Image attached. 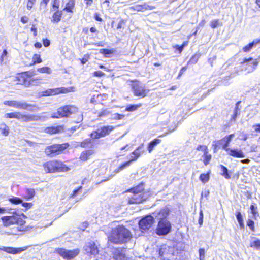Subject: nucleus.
I'll list each match as a JSON object with an SVG mask.
<instances>
[{
    "label": "nucleus",
    "instance_id": "1",
    "mask_svg": "<svg viewBox=\"0 0 260 260\" xmlns=\"http://www.w3.org/2000/svg\"><path fill=\"white\" fill-rule=\"evenodd\" d=\"M132 237L131 232L124 226L121 225L113 229L108 238L113 243L121 244L127 242Z\"/></svg>",
    "mask_w": 260,
    "mask_h": 260
},
{
    "label": "nucleus",
    "instance_id": "2",
    "mask_svg": "<svg viewBox=\"0 0 260 260\" xmlns=\"http://www.w3.org/2000/svg\"><path fill=\"white\" fill-rule=\"evenodd\" d=\"M143 188L142 186H138L135 188L128 190L127 192L133 193L132 196L129 197V204H139L145 200L146 198H144L143 193L141 192Z\"/></svg>",
    "mask_w": 260,
    "mask_h": 260
},
{
    "label": "nucleus",
    "instance_id": "3",
    "mask_svg": "<svg viewBox=\"0 0 260 260\" xmlns=\"http://www.w3.org/2000/svg\"><path fill=\"white\" fill-rule=\"evenodd\" d=\"M144 152V144H142L132 153L129 161L124 163L114 171L115 174L118 173L125 168L129 167L132 161L136 160Z\"/></svg>",
    "mask_w": 260,
    "mask_h": 260
},
{
    "label": "nucleus",
    "instance_id": "4",
    "mask_svg": "<svg viewBox=\"0 0 260 260\" xmlns=\"http://www.w3.org/2000/svg\"><path fill=\"white\" fill-rule=\"evenodd\" d=\"M77 110V108L74 106L67 105L58 108L56 112H54L51 114V117L52 118H60L69 117L72 114L76 112Z\"/></svg>",
    "mask_w": 260,
    "mask_h": 260
},
{
    "label": "nucleus",
    "instance_id": "5",
    "mask_svg": "<svg viewBox=\"0 0 260 260\" xmlns=\"http://www.w3.org/2000/svg\"><path fill=\"white\" fill-rule=\"evenodd\" d=\"M156 234L158 235H166L171 230V224L167 219L159 221L156 228Z\"/></svg>",
    "mask_w": 260,
    "mask_h": 260
},
{
    "label": "nucleus",
    "instance_id": "6",
    "mask_svg": "<svg viewBox=\"0 0 260 260\" xmlns=\"http://www.w3.org/2000/svg\"><path fill=\"white\" fill-rule=\"evenodd\" d=\"M114 126L112 125L104 126L90 134L92 139H98L108 135L114 129Z\"/></svg>",
    "mask_w": 260,
    "mask_h": 260
},
{
    "label": "nucleus",
    "instance_id": "7",
    "mask_svg": "<svg viewBox=\"0 0 260 260\" xmlns=\"http://www.w3.org/2000/svg\"><path fill=\"white\" fill-rule=\"evenodd\" d=\"M131 84L133 91L135 96L144 98L146 96L148 90L145 86L138 82H132Z\"/></svg>",
    "mask_w": 260,
    "mask_h": 260
},
{
    "label": "nucleus",
    "instance_id": "8",
    "mask_svg": "<svg viewBox=\"0 0 260 260\" xmlns=\"http://www.w3.org/2000/svg\"><path fill=\"white\" fill-rule=\"evenodd\" d=\"M68 143H64L62 144H55L48 146L45 150V153L49 155L52 154H57L65 150L69 147Z\"/></svg>",
    "mask_w": 260,
    "mask_h": 260
},
{
    "label": "nucleus",
    "instance_id": "9",
    "mask_svg": "<svg viewBox=\"0 0 260 260\" xmlns=\"http://www.w3.org/2000/svg\"><path fill=\"white\" fill-rule=\"evenodd\" d=\"M57 253L64 259H71L74 258L79 253L78 249L73 250H68L63 248H60L56 250Z\"/></svg>",
    "mask_w": 260,
    "mask_h": 260
},
{
    "label": "nucleus",
    "instance_id": "10",
    "mask_svg": "<svg viewBox=\"0 0 260 260\" xmlns=\"http://www.w3.org/2000/svg\"><path fill=\"white\" fill-rule=\"evenodd\" d=\"M74 87H70L69 88L60 87L54 89H49L43 92V95L45 96L54 95L59 93H66L68 92L74 91Z\"/></svg>",
    "mask_w": 260,
    "mask_h": 260
},
{
    "label": "nucleus",
    "instance_id": "11",
    "mask_svg": "<svg viewBox=\"0 0 260 260\" xmlns=\"http://www.w3.org/2000/svg\"><path fill=\"white\" fill-rule=\"evenodd\" d=\"M174 248L166 245H163L159 249V255L163 259L168 260L173 255Z\"/></svg>",
    "mask_w": 260,
    "mask_h": 260
},
{
    "label": "nucleus",
    "instance_id": "12",
    "mask_svg": "<svg viewBox=\"0 0 260 260\" xmlns=\"http://www.w3.org/2000/svg\"><path fill=\"white\" fill-rule=\"evenodd\" d=\"M154 223L153 217L151 215H147L143 218L139 223V227L142 231L149 229Z\"/></svg>",
    "mask_w": 260,
    "mask_h": 260
},
{
    "label": "nucleus",
    "instance_id": "13",
    "mask_svg": "<svg viewBox=\"0 0 260 260\" xmlns=\"http://www.w3.org/2000/svg\"><path fill=\"white\" fill-rule=\"evenodd\" d=\"M16 119L21 120L23 122H28L30 121H38L40 119V116L37 115H24L20 112H17Z\"/></svg>",
    "mask_w": 260,
    "mask_h": 260
},
{
    "label": "nucleus",
    "instance_id": "14",
    "mask_svg": "<svg viewBox=\"0 0 260 260\" xmlns=\"http://www.w3.org/2000/svg\"><path fill=\"white\" fill-rule=\"evenodd\" d=\"M84 249L89 255L95 256L99 253L98 247L93 241L87 242L84 246Z\"/></svg>",
    "mask_w": 260,
    "mask_h": 260
},
{
    "label": "nucleus",
    "instance_id": "15",
    "mask_svg": "<svg viewBox=\"0 0 260 260\" xmlns=\"http://www.w3.org/2000/svg\"><path fill=\"white\" fill-rule=\"evenodd\" d=\"M170 213V210L168 208L165 207L159 211H156L152 213L153 218H155L159 220L162 219H166V218L169 215Z\"/></svg>",
    "mask_w": 260,
    "mask_h": 260
},
{
    "label": "nucleus",
    "instance_id": "16",
    "mask_svg": "<svg viewBox=\"0 0 260 260\" xmlns=\"http://www.w3.org/2000/svg\"><path fill=\"white\" fill-rule=\"evenodd\" d=\"M28 248V246H25L20 248H14L12 247H3L2 248H0V250L4 251L9 254H16L26 250Z\"/></svg>",
    "mask_w": 260,
    "mask_h": 260
},
{
    "label": "nucleus",
    "instance_id": "17",
    "mask_svg": "<svg viewBox=\"0 0 260 260\" xmlns=\"http://www.w3.org/2000/svg\"><path fill=\"white\" fill-rule=\"evenodd\" d=\"M57 160H51L44 163L43 167L45 171L47 173L57 172Z\"/></svg>",
    "mask_w": 260,
    "mask_h": 260
},
{
    "label": "nucleus",
    "instance_id": "18",
    "mask_svg": "<svg viewBox=\"0 0 260 260\" xmlns=\"http://www.w3.org/2000/svg\"><path fill=\"white\" fill-rule=\"evenodd\" d=\"M235 135L234 134L226 136L224 138L218 141L219 144L222 145V148L225 151L229 148V144L232 141V139L234 137Z\"/></svg>",
    "mask_w": 260,
    "mask_h": 260
},
{
    "label": "nucleus",
    "instance_id": "19",
    "mask_svg": "<svg viewBox=\"0 0 260 260\" xmlns=\"http://www.w3.org/2000/svg\"><path fill=\"white\" fill-rule=\"evenodd\" d=\"M125 249H116L113 252V258L115 260H126L127 258L125 256Z\"/></svg>",
    "mask_w": 260,
    "mask_h": 260
},
{
    "label": "nucleus",
    "instance_id": "20",
    "mask_svg": "<svg viewBox=\"0 0 260 260\" xmlns=\"http://www.w3.org/2000/svg\"><path fill=\"white\" fill-rule=\"evenodd\" d=\"M228 155L236 158H244L245 155L243 151L240 149L230 148L226 151Z\"/></svg>",
    "mask_w": 260,
    "mask_h": 260
},
{
    "label": "nucleus",
    "instance_id": "21",
    "mask_svg": "<svg viewBox=\"0 0 260 260\" xmlns=\"http://www.w3.org/2000/svg\"><path fill=\"white\" fill-rule=\"evenodd\" d=\"M5 226H9L17 223V219L14 216H4L1 218Z\"/></svg>",
    "mask_w": 260,
    "mask_h": 260
},
{
    "label": "nucleus",
    "instance_id": "22",
    "mask_svg": "<svg viewBox=\"0 0 260 260\" xmlns=\"http://www.w3.org/2000/svg\"><path fill=\"white\" fill-rule=\"evenodd\" d=\"M130 9L136 10L137 11H144L147 10H153L154 7L149 6L146 3H144L143 4L139 5L136 4L130 7Z\"/></svg>",
    "mask_w": 260,
    "mask_h": 260
},
{
    "label": "nucleus",
    "instance_id": "23",
    "mask_svg": "<svg viewBox=\"0 0 260 260\" xmlns=\"http://www.w3.org/2000/svg\"><path fill=\"white\" fill-rule=\"evenodd\" d=\"M64 126L63 125H58L56 126L48 127L45 128V132L49 134H55L63 132Z\"/></svg>",
    "mask_w": 260,
    "mask_h": 260
},
{
    "label": "nucleus",
    "instance_id": "24",
    "mask_svg": "<svg viewBox=\"0 0 260 260\" xmlns=\"http://www.w3.org/2000/svg\"><path fill=\"white\" fill-rule=\"evenodd\" d=\"M94 153V151L93 150L84 151L81 153L80 158L83 161H86Z\"/></svg>",
    "mask_w": 260,
    "mask_h": 260
},
{
    "label": "nucleus",
    "instance_id": "25",
    "mask_svg": "<svg viewBox=\"0 0 260 260\" xmlns=\"http://www.w3.org/2000/svg\"><path fill=\"white\" fill-rule=\"evenodd\" d=\"M251 62V64L253 65L252 71L255 70L258 64L257 59H253L252 58H245L243 61L242 62L243 64L248 65V64Z\"/></svg>",
    "mask_w": 260,
    "mask_h": 260
},
{
    "label": "nucleus",
    "instance_id": "26",
    "mask_svg": "<svg viewBox=\"0 0 260 260\" xmlns=\"http://www.w3.org/2000/svg\"><path fill=\"white\" fill-rule=\"evenodd\" d=\"M250 246L253 248L260 250V240L256 237H251Z\"/></svg>",
    "mask_w": 260,
    "mask_h": 260
},
{
    "label": "nucleus",
    "instance_id": "27",
    "mask_svg": "<svg viewBox=\"0 0 260 260\" xmlns=\"http://www.w3.org/2000/svg\"><path fill=\"white\" fill-rule=\"evenodd\" d=\"M23 102H18L16 101H5L4 104L11 107H13L17 108L22 109Z\"/></svg>",
    "mask_w": 260,
    "mask_h": 260
},
{
    "label": "nucleus",
    "instance_id": "28",
    "mask_svg": "<svg viewBox=\"0 0 260 260\" xmlns=\"http://www.w3.org/2000/svg\"><path fill=\"white\" fill-rule=\"evenodd\" d=\"M22 109L27 110L30 111H37L39 110V108L36 105L23 102Z\"/></svg>",
    "mask_w": 260,
    "mask_h": 260
},
{
    "label": "nucleus",
    "instance_id": "29",
    "mask_svg": "<svg viewBox=\"0 0 260 260\" xmlns=\"http://www.w3.org/2000/svg\"><path fill=\"white\" fill-rule=\"evenodd\" d=\"M258 44H260V39L254 40L252 43H249L248 45L243 47V50L245 52H249L253 46H256Z\"/></svg>",
    "mask_w": 260,
    "mask_h": 260
},
{
    "label": "nucleus",
    "instance_id": "30",
    "mask_svg": "<svg viewBox=\"0 0 260 260\" xmlns=\"http://www.w3.org/2000/svg\"><path fill=\"white\" fill-rule=\"evenodd\" d=\"M40 79H31L29 80L25 79L24 81V84L25 86H36L40 83Z\"/></svg>",
    "mask_w": 260,
    "mask_h": 260
},
{
    "label": "nucleus",
    "instance_id": "31",
    "mask_svg": "<svg viewBox=\"0 0 260 260\" xmlns=\"http://www.w3.org/2000/svg\"><path fill=\"white\" fill-rule=\"evenodd\" d=\"M57 172H67L70 170L68 166L59 161H57Z\"/></svg>",
    "mask_w": 260,
    "mask_h": 260
},
{
    "label": "nucleus",
    "instance_id": "32",
    "mask_svg": "<svg viewBox=\"0 0 260 260\" xmlns=\"http://www.w3.org/2000/svg\"><path fill=\"white\" fill-rule=\"evenodd\" d=\"M161 142V140L160 139H155L150 142L148 146V150L149 153H151L155 146H156L157 144H159Z\"/></svg>",
    "mask_w": 260,
    "mask_h": 260
},
{
    "label": "nucleus",
    "instance_id": "33",
    "mask_svg": "<svg viewBox=\"0 0 260 260\" xmlns=\"http://www.w3.org/2000/svg\"><path fill=\"white\" fill-rule=\"evenodd\" d=\"M75 6L74 0H69L68 3L66 4V6L64 10L69 12H72V10Z\"/></svg>",
    "mask_w": 260,
    "mask_h": 260
},
{
    "label": "nucleus",
    "instance_id": "34",
    "mask_svg": "<svg viewBox=\"0 0 260 260\" xmlns=\"http://www.w3.org/2000/svg\"><path fill=\"white\" fill-rule=\"evenodd\" d=\"M0 132L4 136H8L9 133V129L8 126L5 124H1L0 125Z\"/></svg>",
    "mask_w": 260,
    "mask_h": 260
},
{
    "label": "nucleus",
    "instance_id": "35",
    "mask_svg": "<svg viewBox=\"0 0 260 260\" xmlns=\"http://www.w3.org/2000/svg\"><path fill=\"white\" fill-rule=\"evenodd\" d=\"M35 194V191L34 189H27L26 195L25 196V199L29 200L34 198Z\"/></svg>",
    "mask_w": 260,
    "mask_h": 260
},
{
    "label": "nucleus",
    "instance_id": "36",
    "mask_svg": "<svg viewBox=\"0 0 260 260\" xmlns=\"http://www.w3.org/2000/svg\"><path fill=\"white\" fill-rule=\"evenodd\" d=\"M62 13L59 11H57L53 15V21L58 22L61 18Z\"/></svg>",
    "mask_w": 260,
    "mask_h": 260
},
{
    "label": "nucleus",
    "instance_id": "37",
    "mask_svg": "<svg viewBox=\"0 0 260 260\" xmlns=\"http://www.w3.org/2000/svg\"><path fill=\"white\" fill-rule=\"evenodd\" d=\"M9 201L12 204L17 205L22 203V200L19 198L12 197L9 199Z\"/></svg>",
    "mask_w": 260,
    "mask_h": 260
},
{
    "label": "nucleus",
    "instance_id": "38",
    "mask_svg": "<svg viewBox=\"0 0 260 260\" xmlns=\"http://www.w3.org/2000/svg\"><path fill=\"white\" fill-rule=\"evenodd\" d=\"M220 167L222 171L221 175L223 176H224L226 179L231 178V176L228 173V169L223 165H221Z\"/></svg>",
    "mask_w": 260,
    "mask_h": 260
},
{
    "label": "nucleus",
    "instance_id": "39",
    "mask_svg": "<svg viewBox=\"0 0 260 260\" xmlns=\"http://www.w3.org/2000/svg\"><path fill=\"white\" fill-rule=\"evenodd\" d=\"M32 64L39 63L42 62V60L41 58L40 55L37 54L34 55L32 57Z\"/></svg>",
    "mask_w": 260,
    "mask_h": 260
},
{
    "label": "nucleus",
    "instance_id": "40",
    "mask_svg": "<svg viewBox=\"0 0 260 260\" xmlns=\"http://www.w3.org/2000/svg\"><path fill=\"white\" fill-rule=\"evenodd\" d=\"M236 218L237 219L239 222V224L241 228H242L244 226V223H243V220L242 216V215L240 212H238L236 213Z\"/></svg>",
    "mask_w": 260,
    "mask_h": 260
},
{
    "label": "nucleus",
    "instance_id": "41",
    "mask_svg": "<svg viewBox=\"0 0 260 260\" xmlns=\"http://www.w3.org/2000/svg\"><path fill=\"white\" fill-rule=\"evenodd\" d=\"M203 156L204 157V163L205 165H207L209 161L211 159V155L208 153V151L206 153H204Z\"/></svg>",
    "mask_w": 260,
    "mask_h": 260
},
{
    "label": "nucleus",
    "instance_id": "42",
    "mask_svg": "<svg viewBox=\"0 0 260 260\" xmlns=\"http://www.w3.org/2000/svg\"><path fill=\"white\" fill-rule=\"evenodd\" d=\"M141 106V104L139 105H131L128 106L126 108V110L127 111H134L136 110L138 108L140 107Z\"/></svg>",
    "mask_w": 260,
    "mask_h": 260
},
{
    "label": "nucleus",
    "instance_id": "43",
    "mask_svg": "<svg viewBox=\"0 0 260 260\" xmlns=\"http://www.w3.org/2000/svg\"><path fill=\"white\" fill-rule=\"evenodd\" d=\"M37 71L41 73H47L51 74V70L49 67H45L40 68H38Z\"/></svg>",
    "mask_w": 260,
    "mask_h": 260
},
{
    "label": "nucleus",
    "instance_id": "44",
    "mask_svg": "<svg viewBox=\"0 0 260 260\" xmlns=\"http://www.w3.org/2000/svg\"><path fill=\"white\" fill-rule=\"evenodd\" d=\"M199 58V55L198 54H194L189 59L188 62V64H195L198 62Z\"/></svg>",
    "mask_w": 260,
    "mask_h": 260
},
{
    "label": "nucleus",
    "instance_id": "45",
    "mask_svg": "<svg viewBox=\"0 0 260 260\" xmlns=\"http://www.w3.org/2000/svg\"><path fill=\"white\" fill-rule=\"evenodd\" d=\"M200 179L203 183H206L209 180V175L208 174H202L200 175Z\"/></svg>",
    "mask_w": 260,
    "mask_h": 260
},
{
    "label": "nucleus",
    "instance_id": "46",
    "mask_svg": "<svg viewBox=\"0 0 260 260\" xmlns=\"http://www.w3.org/2000/svg\"><path fill=\"white\" fill-rule=\"evenodd\" d=\"M91 144V140L90 139H86L81 143L80 146L82 147H88Z\"/></svg>",
    "mask_w": 260,
    "mask_h": 260
},
{
    "label": "nucleus",
    "instance_id": "47",
    "mask_svg": "<svg viewBox=\"0 0 260 260\" xmlns=\"http://www.w3.org/2000/svg\"><path fill=\"white\" fill-rule=\"evenodd\" d=\"M219 25H220V24H219V21L218 19L213 20L211 22V23H210V26L212 28H215Z\"/></svg>",
    "mask_w": 260,
    "mask_h": 260
},
{
    "label": "nucleus",
    "instance_id": "48",
    "mask_svg": "<svg viewBox=\"0 0 260 260\" xmlns=\"http://www.w3.org/2000/svg\"><path fill=\"white\" fill-rule=\"evenodd\" d=\"M197 150L198 151H202L204 153H206L208 151V148L206 145H199L197 148Z\"/></svg>",
    "mask_w": 260,
    "mask_h": 260
},
{
    "label": "nucleus",
    "instance_id": "49",
    "mask_svg": "<svg viewBox=\"0 0 260 260\" xmlns=\"http://www.w3.org/2000/svg\"><path fill=\"white\" fill-rule=\"evenodd\" d=\"M200 260H204L205 259V249L203 248H200L199 250Z\"/></svg>",
    "mask_w": 260,
    "mask_h": 260
},
{
    "label": "nucleus",
    "instance_id": "50",
    "mask_svg": "<svg viewBox=\"0 0 260 260\" xmlns=\"http://www.w3.org/2000/svg\"><path fill=\"white\" fill-rule=\"evenodd\" d=\"M250 210L253 216L255 217L257 214V207L255 206L254 205H251L250 206Z\"/></svg>",
    "mask_w": 260,
    "mask_h": 260
},
{
    "label": "nucleus",
    "instance_id": "51",
    "mask_svg": "<svg viewBox=\"0 0 260 260\" xmlns=\"http://www.w3.org/2000/svg\"><path fill=\"white\" fill-rule=\"evenodd\" d=\"M16 114L17 112L7 113L5 114V117L6 118H16Z\"/></svg>",
    "mask_w": 260,
    "mask_h": 260
},
{
    "label": "nucleus",
    "instance_id": "52",
    "mask_svg": "<svg viewBox=\"0 0 260 260\" xmlns=\"http://www.w3.org/2000/svg\"><path fill=\"white\" fill-rule=\"evenodd\" d=\"M247 225L250 228V229L252 230H253L254 229V221L252 220L251 219H248L247 222Z\"/></svg>",
    "mask_w": 260,
    "mask_h": 260
},
{
    "label": "nucleus",
    "instance_id": "53",
    "mask_svg": "<svg viewBox=\"0 0 260 260\" xmlns=\"http://www.w3.org/2000/svg\"><path fill=\"white\" fill-rule=\"evenodd\" d=\"M36 2V0H28L27 4V8L28 10L31 9L32 8L33 5Z\"/></svg>",
    "mask_w": 260,
    "mask_h": 260
},
{
    "label": "nucleus",
    "instance_id": "54",
    "mask_svg": "<svg viewBox=\"0 0 260 260\" xmlns=\"http://www.w3.org/2000/svg\"><path fill=\"white\" fill-rule=\"evenodd\" d=\"M93 75L94 76L98 77H103L105 75V74L103 72H102L100 71L94 72L93 73Z\"/></svg>",
    "mask_w": 260,
    "mask_h": 260
},
{
    "label": "nucleus",
    "instance_id": "55",
    "mask_svg": "<svg viewBox=\"0 0 260 260\" xmlns=\"http://www.w3.org/2000/svg\"><path fill=\"white\" fill-rule=\"evenodd\" d=\"M110 111L107 109L103 110L100 114V116H106L110 114Z\"/></svg>",
    "mask_w": 260,
    "mask_h": 260
},
{
    "label": "nucleus",
    "instance_id": "56",
    "mask_svg": "<svg viewBox=\"0 0 260 260\" xmlns=\"http://www.w3.org/2000/svg\"><path fill=\"white\" fill-rule=\"evenodd\" d=\"M124 117V116L123 115H121L117 113L114 114L113 118L120 120L122 119Z\"/></svg>",
    "mask_w": 260,
    "mask_h": 260
},
{
    "label": "nucleus",
    "instance_id": "57",
    "mask_svg": "<svg viewBox=\"0 0 260 260\" xmlns=\"http://www.w3.org/2000/svg\"><path fill=\"white\" fill-rule=\"evenodd\" d=\"M102 52L105 55H108V54H111L112 53V51L108 49H102Z\"/></svg>",
    "mask_w": 260,
    "mask_h": 260
},
{
    "label": "nucleus",
    "instance_id": "58",
    "mask_svg": "<svg viewBox=\"0 0 260 260\" xmlns=\"http://www.w3.org/2000/svg\"><path fill=\"white\" fill-rule=\"evenodd\" d=\"M22 206L26 208H30L32 205V204L31 203H21Z\"/></svg>",
    "mask_w": 260,
    "mask_h": 260
},
{
    "label": "nucleus",
    "instance_id": "59",
    "mask_svg": "<svg viewBox=\"0 0 260 260\" xmlns=\"http://www.w3.org/2000/svg\"><path fill=\"white\" fill-rule=\"evenodd\" d=\"M185 46V44H183L182 46H179V45H176L174 46V48H176L177 50H179V53H181V52L183 50V49Z\"/></svg>",
    "mask_w": 260,
    "mask_h": 260
},
{
    "label": "nucleus",
    "instance_id": "60",
    "mask_svg": "<svg viewBox=\"0 0 260 260\" xmlns=\"http://www.w3.org/2000/svg\"><path fill=\"white\" fill-rule=\"evenodd\" d=\"M28 20H29L28 18L26 16H23V17H21V21L24 24L28 22Z\"/></svg>",
    "mask_w": 260,
    "mask_h": 260
},
{
    "label": "nucleus",
    "instance_id": "61",
    "mask_svg": "<svg viewBox=\"0 0 260 260\" xmlns=\"http://www.w3.org/2000/svg\"><path fill=\"white\" fill-rule=\"evenodd\" d=\"M50 44V42L48 39H45L43 40V45L45 47H48Z\"/></svg>",
    "mask_w": 260,
    "mask_h": 260
},
{
    "label": "nucleus",
    "instance_id": "62",
    "mask_svg": "<svg viewBox=\"0 0 260 260\" xmlns=\"http://www.w3.org/2000/svg\"><path fill=\"white\" fill-rule=\"evenodd\" d=\"M203 213H202V211H201L200 213V218L199 219V223L200 225H201L203 223Z\"/></svg>",
    "mask_w": 260,
    "mask_h": 260
},
{
    "label": "nucleus",
    "instance_id": "63",
    "mask_svg": "<svg viewBox=\"0 0 260 260\" xmlns=\"http://www.w3.org/2000/svg\"><path fill=\"white\" fill-rule=\"evenodd\" d=\"M26 142L27 143L28 145L30 147H34L37 145V143L34 142H31L28 140H26Z\"/></svg>",
    "mask_w": 260,
    "mask_h": 260
},
{
    "label": "nucleus",
    "instance_id": "64",
    "mask_svg": "<svg viewBox=\"0 0 260 260\" xmlns=\"http://www.w3.org/2000/svg\"><path fill=\"white\" fill-rule=\"evenodd\" d=\"M253 127L255 128V132H260V124L255 125Z\"/></svg>",
    "mask_w": 260,
    "mask_h": 260
}]
</instances>
